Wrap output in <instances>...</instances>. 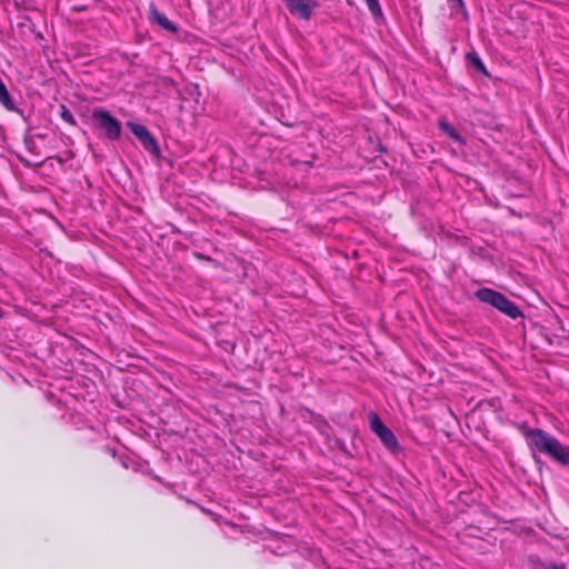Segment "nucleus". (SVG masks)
I'll list each match as a JSON object with an SVG mask.
<instances>
[{
  "mask_svg": "<svg viewBox=\"0 0 569 569\" xmlns=\"http://www.w3.org/2000/svg\"><path fill=\"white\" fill-rule=\"evenodd\" d=\"M92 119L98 122L100 129L109 140H118L121 136L120 121L110 114L109 111L100 108L92 111Z\"/></svg>",
  "mask_w": 569,
  "mask_h": 569,
  "instance_id": "nucleus-3",
  "label": "nucleus"
},
{
  "mask_svg": "<svg viewBox=\"0 0 569 569\" xmlns=\"http://www.w3.org/2000/svg\"><path fill=\"white\" fill-rule=\"evenodd\" d=\"M547 569H565L562 566L550 565Z\"/></svg>",
  "mask_w": 569,
  "mask_h": 569,
  "instance_id": "nucleus-12",
  "label": "nucleus"
},
{
  "mask_svg": "<svg viewBox=\"0 0 569 569\" xmlns=\"http://www.w3.org/2000/svg\"><path fill=\"white\" fill-rule=\"evenodd\" d=\"M527 439L535 449L549 455L560 463H569V447L561 445L549 435L540 430H532L528 433Z\"/></svg>",
  "mask_w": 569,
  "mask_h": 569,
  "instance_id": "nucleus-1",
  "label": "nucleus"
},
{
  "mask_svg": "<svg viewBox=\"0 0 569 569\" xmlns=\"http://www.w3.org/2000/svg\"><path fill=\"white\" fill-rule=\"evenodd\" d=\"M291 16L309 21L313 12L320 7L318 0H283Z\"/></svg>",
  "mask_w": 569,
  "mask_h": 569,
  "instance_id": "nucleus-4",
  "label": "nucleus"
},
{
  "mask_svg": "<svg viewBox=\"0 0 569 569\" xmlns=\"http://www.w3.org/2000/svg\"><path fill=\"white\" fill-rule=\"evenodd\" d=\"M439 127L453 141L458 142L460 144H465L466 143V141L461 137V134L450 123L441 121L439 123Z\"/></svg>",
  "mask_w": 569,
  "mask_h": 569,
  "instance_id": "nucleus-9",
  "label": "nucleus"
},
{
  "mask_svg": "<svg viewBox=\"0 0 569 569\" xmlns=\"http://www.w3.org/2000/svg\"><path fill=\"white\" fill-rule=\"evenodd\" d=\"M59 116L64 122L69 123L70 126H77L76 118L64 104L60 106Z\"/></svg>",
  "mask_w": 569,
  "mask_h": 569,
  "instance_id": "nucleus-10",
  "label": "nucleus"
},
{
  "mask_svg": "<svg viewBox=\"0 0 569 569\" xmlns=\"http://www.w3.org/2000/svg\"><path fill=\"white\" fill-rule=\"evenodd\" d=\"M365 1L373 17H376V18L382 17V10H381L379 0H365Z\"/></svg>",
  "mask_w": 569,
  "mask_h": 569,
  "instance_id": "nucleus-11",
  "label": "nucleus"
},
{
  "mask_svg": "<svg viewBox=\"0 0 569 569\" xmlns=\"http://www.w3.org/2000/svg\"><path fill=\"white\" fill-rule=\"evenodd\" d=\"M128 127L147 151L153 156L160 154L157 139L144 126L128 122Z\"/></svg>",
  "mask_w": 569,
  "mask_h": 569,
  "instance_id": "nucleus-5",
  "label": "nucleus"
},
{
  "mask_svg": "<svg viewBox=\"0 0 569 569\" xmlns=\"http://www.w3.org/2000/svg\"><path fill=\"white\" fill-rule=\"evenodd\" d=\"M369 422L371 430L389 450H396L398 448V442L393 432L382 423L376 413L370 415Z\"/></svg>",
  "mask_w": 569,
  "mask_h": 569,
  "instance_id": "nucleus-6",
  "label": "nucleus"
},
{
  "mask_svg": "<svg viewBox=\"0 0 569 569\" xmlns=\"http://www.w3.org/2000/svg\"><path fill=\"white\" fill-rule=\"evenodd\" d=\"M148 12H149L150 20L156 22L158 26H160L164 30H168L173 33H176L178 31L177 26L172 21H170L166 17L164 13L160 12L153 2H151L149 4Z\"/></svg>",
  "mask_w": 569,
  "mask_h": 569,
  "instance_id": "nucleus-7",
  "label": "nucleus"
},
{
  "mask_svg": "<svg viewBox=\"0 0 569 569\" xmlns=\"http://www.w3.org/2000/svg\"><path fill=\"white\" fill-rule=\"evenodd\" d=\"M475 297L479 301L496 308L511 319L522 317L520 308L513 301L493 289L481 288L475 292Z\"/></svg>",
  "mask_w": 569,
  "mask_h": 569,
  "instance_id": "nucleus-2",
  "label": "nucleus"
},
{
  "mask_svg": "<svg viewBox=\"0 0 569 569\" xmlns=\"http://www.w3.org/2000/svg\"><path fill=\"white\" fill-rule=\"evenodd\" d=\"M457 6L462 9L465 6H463V1L462 0H455Z\"/></svg>",
  "mask_w": 569,
  "mask_h": 569,
  "instance_id": "nucleus-13",
  "label": "nucleus"
},
{
  "mask_svg": "<svg viewBox=\"0 0 569 569\" xmlns=\"http://www.w3.org/2000/svg\"><path fill=\"white\" fill-rule=\"evenodd\" d=\"M466 61L471 64L478 72L486 77H490L489 71L487 70L483 61L479 57V54L476 51L468 52L466 54Z\"/></svg>",
  "mask_w": 569,
  "mask_h": 569,
  "instance_id": "nucleus-8",
  "label": "nucleus"
}]
</instances>
